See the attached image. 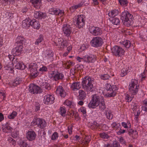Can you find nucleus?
I'll return each instance as SVG.
<instances>
[{
	"mask_svg": "<svg viewBox=\"0 0 147 147\" xmlns=\"http://www.w3.org/2000/svg\"><path fill=\"white\" fill-rule=\"evenodd\" d=\"M5 14L7 19H11L13 17V14L9 12H6Z\"/></svg>",
	"mask_w": 147,
	"mask_h": 147,
	"instance_id": "680f3d73",
	"label": "nucleus"
},
{
	"mask_svg": "<svg viewBox=\"0 0 147 147\" xmlns=\"http://www.w3.org/2000/svg\"><path fill=\"white\" fill-rule=\"evenodd\" d=\"M62 29L64 35L67 36H69L72 31V28L68 24H63Z\"/></svg>",
	"mask_w": 147,
	"mask_h": 147,
	"instance_id": "2eb2a0df",
	"label": "nucleus"
},
{
	"mask_svg": "<svg viewBox=\"0 0 147 147\" xmlns=\"http://www.w3.org/2000/svg\"><path fill=\"white\" fill-rule=\"evenodd\" d=\"M84 16L81 15L75 16L73 18L74 22L76 25L79 28H82L84 25Z\"/></svg>",
	"mask_w": 147,
	"mask_h": 147,
	"instance_id": "423d86ee",
	"label": "nucleus"
},
{
	"mask_svg": "<svg viewBox=\"0 0 147 147\" xmlns=\"http://www.w3.org/2000/svg\"><path fill=\"white\" fill-rule=\"evenodd\" d=\"M36 137L35 132L32 130L28 131L26 134V137L29 141L34 140Z\"/></svg>",
	"mask_w": 147,
	"mask_h": 147,
	"instance_id": "412c9836",
	"label": "nucleus"
},
{
	"mask_svg": "<svg viewBox=\"0 0 147 147\" xmlns=\"http://www.w3.org/2000/svg\"><path fill=\"white\" fill-rule=\"evenodd\" d=\"M16 0H3V3L5 4H13L15 3Z\"/></svg>",
	"mask_w": 147,
	"mask_h": 147,
	"instance_id": "bf43d9fd",
	"label": "nucleus"
},
{
	"mask_svg": "<svg viewBox=\"0 0 147 147\" xmlns=\"http://www.w3.org/2000/svg\"><path fill=\"white\" fill-rule=\"evenodd\" d=\"M118 88L115 86H113V88L112 89V91H110L109 92L106 93L105 94V96L107 97H114L116 95V90H117Z\"/></svg>",
	"mask_w": 147,
	"mask_h": 147,
	"instance_id": "393cba45",
	"label": "nucleus"
},
{
	"mask_svg": "<svg viewBox=\"0 0 147 147\" xmlns=\"http://www.w3.org/2000/svg\"><path fill=\"white\" fill-rule=\"evenodd\" d=\"M31 20L29 18H26L22 21V26L24 28L29 27L31 25Z\"/></svg>",
	"mask_w": 147,
	"mask_h": 147,
	"instance_id": "c85d7f7f",
	"label": "nucleus"
},
{
	"mask_svg": "<svg viewBox=\"0 0 147 147\" xmlns=\"http://www.w3.org/2000/svg\"><path fill=\"white\" fill-rule=\"evenodd\" d=\"M55 45L61 48H63L67 45V42L61 38L56 37L53 40Z\"/></svg>",
	"mask_w": 147,
	"mask_h": 147,
	"instance_id": "6e6552de",
	"label": "nucleus"
},
{
	"mask_svg": "<svg viewBox=\"0 0 147 147\" xmlns=\"http://www.w3.org/2000/svg\"><path fill=\"white\" fill-rule=\"evenodd\" d=\"M107 118L109 119H112L113 117L111 112L109 110L106 111L105 112Z\"/></svg>",
	"mask_w": 147,
	"mask_h": 147,
	"instance_id": "37998d69",
	"label": "nucleus"
},
{
	"mask_svg": "<svg viewBox=\"0 0 147 147\" xmlns=\"http://www.w3.org/2000/svg\"><path fill=\"white\" fill-rule=\"evenodd\" d=\"M76 59L77 61H78L79 62H80L82 61L84 62L85 57V56L83 57H81L79 56H78L76 57Z\"/></svg>",
	"mask_w": 147,
	"mask_h": 147,
	"instance_id": "69168bd1",
	"label": "nucleus"
},
{
	"mask_svg": "<svg viewBox=\"0 0 147 147\" xmlns=\"http://www.w3.org/2000/svg\"><path fill=\"white\" fill-rule=\"evenodd\" d=\"M46 16V13L37 11H35L34 12V17L37 19H42V18H45Z\"/></svg>",
	"mask_w": 147,
	"mask_h": 147,
	"instance_id": "b1692460",
	"label": "nucleus"
},
{
	"mask_svg": "<svg viewBox=\"0 0 147 147\" xmlns=\"http://www.w3.org/2000/svg\"><path fill=\"white\" fill-rule=\"evenodd\" d=\"M110 20L113 25H118L120 24V20L116 17L110 18Z\"/></svg>",
	"mask_w": 147,
	"mask_h": 147,
	"instance_id": "473e14b6",
	"label": "nucleus"
},
{
	"mask_svg": "<svg viewBox=\"0 0 147 147\" xmlns=\"http://www.w3.org/2000/svg\"><path fill=\"white\" fill-rule=\"evenodd\" d=\"M70 88L73 91H76L79 90L81 87L79 82H74L72 84H70Z\"/></svg>",
	"mask_w": 147,
	"mask_h": 147,
	"instance_id": "4be33fe9",
	"label": "nucleus"
},
{
	"mask_svg": "<svg viewBox=\"0 0 147 147\" xmlns=\"http://www.w3.org/2000/svg\"><path fill=\"white\" fill-rule=\"evenodd\" d=\"M56 93L58 95H60L62 97H64L66 95L65 91L63 88L60 86L57 87L56 90Z\"/></svg>",
	"mask_w": 147,
	"mask_h": 147,
	"instance_id": "5701e85b",
	"label": "nucleus"
},
{
	"mask_svg": "<svg viewBox=\"0 0 147 147\" xmlns=\"http://www.w3.org/2000/svg\"><path fill=\"white\" fill-rule=\"evenodd\" d=\"M84 62L88 63L94 62L96 59V56L92 54H87L85 55Z\"/></svg>",
	"mask_w": 147,
	"mask_h": 147,
	"instance_id": "dca6fc26",
	"label": "nucleus"
},
{
	"mask_svg": "<svg viewBox=\"0 0 147 147\" xmlns=\"http://www.w3.org/2000/svg\"><path fill=\"white\" fill-rule=\"evenodd\" d=\"M16 42L18 45H22L25 41V38L22 36H18L16 39Z\"/></svg>",
	"mask_w": 147,
	"mask_h": 147,
	"instance_id": "c756f323",
	"label": "nucleus"
},
{
	"mask_svg": "<svg viewBox=\"0 0 147 147\" xmlns=\"http://www.w3.org/2000/svg\"><path fill=\"white\" fill-rule=\"evenodd\" d=\"M91 140V137L89 136H86L83 140L82 142L84 144H88Z\"/></svg>",
	"mask_w": 147,
	"mask_h": 147,
	"instance_id": "a18cd8bd",
	"label": "nucleus"
},
{
	"mask_svg": "<svg viewBox=\"0 0 147 147\" xmlns=\"http://www.w3.org/2000/svg\"><path fill=\"white\" fill-rule=\"evenodd\" d=\"M17 62V58H13L12 60V61L7 62L5 63L4 66V68L6 70L9 71V72L10 73L13 72L14 71V64L15 62Z\"/></svg>",
	"mask_w": 147,
	"mask_h": 147,
	"instance_id": "9b49d317",
	"label": "nucleus"
},
{
	"mask_svg": "<svg viewBox=\"0 0 147 147\" xmlns=\"http://www.w3.org/2000/svg\"><path fill=\"white\" fill-rule=\"evenodd\" d=\"M121 18L124 25L127 26H129L131 25L133 19V16L127 11L125 10L122 12Z\"/></svg>",
	"mask_w": 147,
	"mask_h": 147,
	"instance_id": "7ed1b4c3",
	"label": "nucleus"
},
{
	"mask_svg": "<svg viewBox=\"0 0 147 147\" xmlns=\"http://www.w3.org/2000/svg\"><path fill=\"white\" fill-rule=\"evenodd\" d=\"M49 13L51 14L58 15L59 16H63L64 15V11L58 8H51L50 9L49 11Z\"/></svg>",
	"mask_w": 147,
	"mask_h": 147,
	"instance_id": "a211bd4d",
	"label": "nucleus"
},
{
	"mask_svg": "<svg viewBox=\"0 0 147 147\" xmlns=\"http://www.w3.org/2000/svg\"><path fill=\"white\" fill-rule=\"evenodd\" d=\"M47 70V68L46 67L42 65V66L40 67L39 69V71L44 72L45 71H46Z\"/></svg>",
	"mask_w": 147,
	"mask_h": 147,
	"instance_id": "e2e57ef3",
	"label": "nucleus"
},
{
	"mask_svg": "<svg viewBox=\"0 0 147 147\" xmlns=\"http://www.w3.org/2000/svg\"><path fill=\"white\" fill-rule=\"evenodd\" d=\"M100 137L104 139H108L109 138V136L107 134L105 133H102L100 134Z\"/></svg>",
	"mask_w": 147,
	"mask_h": 147,
	"instance_id": "052dcab7",
	"label": "nucleus"
},
{
	"mask_svg": "<svg viewBox=\"0 0 147 147\" xmlns=\"http://www.w3.org/2000/svg\"><path fill=\"white\" fill-rule=\"evenodd\" d=\"M55 98L52 94H47L44 97L43 102L46 105L51 104L54 102Z\"/></svg>",
	"mask_w": 147,
	"mask_h": 147,
	"instance_id": "4468645a",
	"label": "nucleus"
},
{
	"mask_svg": "<svg viewBox=\"0 0 147 147\" xmlns=\"http://www.w3.org/2000/svg\"><path fill=\"white\" fill-rule=\"evenodd\" d=\"M24 81V79L22 78L17 77L10 83V85L12 86L15 87L20 84Z\"/></svg>",
	"mask_w": 147,
	"mask_h": 147,
	"instance_id": "aec40b11",
	"label": "nucleus"
},
{
	"mask_svg": "<svg viewBox=\"0 0 147 147\" xmlns=\"http://www.w3.org/2000/svg\"><path fill=\"white\" fill-rule=\"evenodd\" d=\"M63 104L69 108H74L76 106V104L73 102L68 99L66 100L63 102Z\"/></svg>",
	"mask_w": 147,
	"mask_h": 147,
	"instance_id": "bb28decb",
	"label": "nucleus"
},
{
	"mask_svg": "<svg viewBox=\"0 0 147 147\" xmlns=\"http://www.w3.org/2000/svg\"><path fill=\"white\" fill-rule=\"evenodd\" d=\"M78 111L82 113L83 114H85L86 113V108L84 107H81L78 109Z\"/></svg>",
	"mask_w": 147,
	"mask_h": 147,
	"instance_id": "4d7b16f0",
	"label": "nucleus"
},
{
	"mask_svg": "<svg viewBox=\"0 0 147 147\" xmlns=\"http://www.w3.org/2000/svg\"><path fill=\"white\" fill-rule=\"evenodd\" d=\"M23 45H18L13 48L12 50L11 53L13 56H18L20 55L23 50Z\"/></svg>",
	"mask_w": 147,
	"mask_h": 147,
	"instance_id": "f3484780",
	"label": "nucleus"
},
{
	"mask_svg": "<svg viewBox=\"0 0 147 147\" xmlns=\"http://www.w3.org/2000/svg\"><path fill=\"white\" fill-rule=\"evenodd\" d=\"M17 114V113L16 111H13L8 116V118L10 119H13L16 117Z\"/></svg>",
	"mask_w": 147,
	"mask_h": 147,
	"instance_id": "79ce46f5",
	"label": "nucleus"
},
{
	"mask_svg": "<svg viewBox=\"0 0 147 147\" xmlns=\"http://www.w3.org/2000/svg\"><path fill=\"white\" fill-rule=\"evenodd\" d=\"M140 106L138 105L137 103H133L131 105V109L133 111H136L137 112L140 111Z\"/></svg>",
	"mask_w": 147,
	"mask_h": 147,
	"instance_id": "4c0bfd02",
	"label": "nucleus"
},
{
	"mask_svg": "<svg viewBox=\"0 0 147 147\" xmlns=\"http://www.w3.org/2000/svg\"><path fill=\"white\" fill-rule=\"evenodd\" d=\"M42 85L43 88H45L48 90H49L51 89L50 84L45 81L42 83Z\"/></svg>",
	"mask_w": 147,
	"mask_h": 147,
	"instance_id": "ea45409f",
	"label": "nucleus"
},
{
	"mask_svg": "<svg viewBox=\"0 0 147 147\" xmlns=\"http://www.w3.org/2000/svg\"><path fill=\"white\" fill-rule=\"evenodd\" d=\"M59 113L63 117H65L66 116V109L64 106L61 107L59 111Z\"/></svg>",
	"mask_w": 147,
	"mask_h": 147,
	"instance_id": "7c9ffc66",
	"label": "nucleus"
},
{
	"mask_svg": "<svg viewBox=\"0 0 147 147\" xmlns=\"http://www.w3.org/2000/svg\"><path fill=\"white\" fill-rule=\"evenodd\" d=\"M31 124L33 126L36 125L41 128L43 129L47 126V123L43 119L40 118H37L34 117L31 122Z\"/></svg>",
	"mask_w": 147,
	"mask_h": 147,
	"instance_id": "39448f33",
	"label": "nucleus"
},
{
	"mask_svg": "<svg viewBox=\"0 0 147 147\" xmlns=\"http://www.w3.org/2000/svg\"><path fill=\"white\" fill-rule=\"evenodd\" d=\"M44 38L42 35H40L39 37L36 40L35 42V44L36 45H38L43 40Z\"/></svg>",
	"mask_w": 147,
	"mask_h": 147,
	"instance_id": "8fccbe9b",
	"label": "nucleus"
},
{
	"mask_svg": "<svg viewBox=\"0 0 147 147\" xmlns=\"http://www.w3.org/2000/svg\"><path fill=\"white\" fill-rule=\"evenodd\" d=\"M19 144L20 147H27V143L22 140H20L19 142Z\"/></svg>",
	"mask_w": 147,
	"mask_h": 147,
	"instance_id": "864d4df0",
	"label": "nucleus"
},
{
	"mask_svg": "<svg viewBox=\"0 0 147 147\" xmlns=\"http://www.w3.org/2000/svg\"><path fill=\"white\" fill-rule=\"evenodd\" d=\"M83 5V3H80L77 5H74L70 8L71 9H72L74 10L76 9L81 7Z\"/></svg>",
	"mask_w": 147,
	"mask_h": 147,
	"instance_id": "6e6d98bb",
	"label": "nucleus"
},
{
	"mask_svg": "<svg viewBox=\"0 0 147 147\" xmlns=\"http://www.w3.org/2000/svg\"><path fill=\"white\" fill-rule=\"evenodd\" d=\"M90 43L92 46L94 47H98L102 45L103 42L102 39L100 37L96 36L92 38Z\"/></svg>",
	"mask_w": 147,
	"mask_h": 147,
	"instance_id": "0eeeda50",
	"label": "nucleus"
},
{
	"mask_svg": "<svg viewBox=\"0 0 147 147\" xmlns=\"http://www.w3.org/2000/svg\"><path fill=\"white\" fill-rule=\"evenodd\" d=\"M100 78L103 80H107L110 78V76L107 74H102L100 75Z\"/></svg>",
	"mask_w": 147,
	"mask_h": 147,
	"instance_id": "3c124183",
	"label": "nucleus"
},
{
	"mask_svg": "<svg viewBox=\"0 0 147 147\" xmlns=\"http://www.w3.org/2000/svg\"><path fill=\"white\" fill-rule=\"evenodd\" d=\"M146 71L145 70L144 71L143 73L141 74L140 75V79L141 80L143 81L145 80V78L146 77Z\"/></svg>",
	"mask_w": 147,
	"mask_h": 147,
	"instance_id": "603ef678",
	"label": "nucleus"
},
{
	"mask_svg": "<svg viewBox=\"0 0 147 147\" xmlns=\"http://www.w3.org/2000/svg\"><path fill=\"white\" fill-rule=\"evenodd\" d=\"M92 99L88 105L89 108L95 109L98 106L99 109L102 111L105 109L106 107L103 97L96 94H93L92 96Z\"/></svg>",
	"mask_w": 147,
	"mask_h": 147,
	"instance_id": "f257e3e1",
	"label": "nucleus"
},
{
	"mask_svg": "<svg viewBox=\"0 0 147 147\" xmlns=\"http://www.w3.org/2000/svg\"><path fill=\"white\" fill-rule=\"evenodd\" d=\"M29 91L32 94H36L42 92V90L39 86L33 84L30 85L29 88Z\"/></svg>",
	"mask_w": 147,
	"mask_h": 147,
	"instance_id": "f8f14e48",
	"label": "nucleus"
},
{
	"mask_svg": "<svg viewBox=\"0 0 147 147\" xmlns=\"http://www.w3.org/2000/svg\"><path fill=\"white\" fill-rule=\"evenodd\" d=\"M10 145H13V146L16 145V141L11 137H9L7 139Z\"/></svg>",
	"mask_w": 147,
	"mask_h": 147,
	"instance_id": "5fc2aeb1",
	"label": "nucleus"
},
{
	"mask_svg": "<svg viewBox=\"0 0 147 147\" xmlns=\"http://www.w3.org/2000/svg\"><path fill=\"white\" fill-rule=\"evenodd\" d=\"M15 63H16V65H15L16 69L21 70H23L24 69V65L23 64H22V63L19 62H18L16 63L15 62Z\"/></svg>",
	"mask_w": 147,
	"mask_h": 147,
	"instance_id": "58836bf2",
	"label": "nucleus"
},
{
	"mask_svg": "<svg viewBox=\"0 0 147 147\" xmlns=\"http://www.w3.org/2000/svg\"><path fill=\"white\" fill-rule=\"evenodd\" d=\"M51 75L55 81L63 80L64 79V75L61 73L53 71L51 73Z\"/></svg>",
	"mask_w": 147,
	"mask_h": 147,
	"instance_id": "6ab92c4d",
	"label": "nucleus"
},
{
	"mask_svg": "<svg viewBox=\"0 0 147 147\" xmlns=\"http://www.w3.org/2000/svg\"><path fill=\"white\" fill-rule=\"evenodd\" d=\"M111 126L112 128H115L117 130H118L121 127V125L120 124L113 122L111 124Z\"/></svg>",
	"mask_w": 147,
	"mask_h": 147,
	"instance_id": "49530a36",
	"label": "nucleus"
},
{
	"mask_svg": "<svg viewBox=\"0 0 147 147\" xmlns=\"http://www.w3.org/2000/svg\"><path fill=\"white\" fill-rule=\"evenodd\" d=\"M30 26H32L34 29H39L40 28V24L38 21L35 19L31 20Z\"/></svg>",
	"mask_w": 147,
	"mask_h": 147,
	"instance_id": "cd10ccee",
	"label": "nucleus"
},
{
	"mask_svg": "<svg viewBox=\"0 0 147 147\" xmlns=\"http://www.w3.org/2000/svg\"><path fill=\"white\" fill-rule=\"evenodd\" d=\"M29 69H30V74L33 78H35L38 75V73L36 67V64L31 63L29 65Z\"/></svg>",
	"mask_w": 147,
	"mask_h": 147,
	"instance_id": "ddd939ff",
	"label": "nucleus"
},
{
	"mask_svg": "<svg viewBox=\"0 0 147 147\" xmlns=\"http://www.w3.org/2000/svg\"><path fill=\"white\" fill-rule=\"evenodd\" d=\"M112 52L116 56L121 57L125 54L124 50L120 47L115 46L111 49Z\"/></svg>",
	"mask_w": 147,
	"mask_h": 147,
	"instance_id": "1a4fd4ad",
	"label": "nucleus"
},
{
	"mask_svg": "<svg viewBox=\"0 0 147 147\" xmlns=\"http://www.w3.org/2000/svg\"><path fill=\"white\" fill-rule=\"evenodd\" d=\"M134 95L130 93L129 94L126 93L125 95V99L127 102H130L132 100V98L134 97Z\"/></svg>",
	"mask_w": 147,
	"mask_h": 147,
	"instance_id": "e433bc0d",
	"label": "nucleus"
},
{
	"mask_svg": "<svg viewBox=\"0 0 147 147\" xmlns=\"http://www.w3.org/2000/svg\"><path fill=\"white\" fill-rule=\"evenodd\" d=\"M19 134L18 131H15L12 133L11 136L14 138H16L18 136Z\"/></svg>",
	"mask_w": 147,
	"mask_h": 147,
	"instance_id": "338daca9",
	"label": "nucleus"
},
{
	"mask_svg": "<svg viewBox=\"0 0 147 147\" xmlns=\"http://www.w3.org/2000/svg\"><path fill=\"white\" fill-rule=\"evenodd\" d=\"M58 137V134L57 132H55L53 134L51 137V139L53 140H56Z\"/></svg>",
	"mask_w": 147,
	"mask_h": 147,
	"instance_id": "13d9d810",
	"label": "nucleus"
},
{
	"mask_svg": "<svg viewBox=\"0 0 147 147\" xmlns=\"http://www.w3.org/2000/svg\"><path fill=\"white\" fill-rule=\"evenodd\" d=\"M119 11L118 10L114 9L111 10L108 13V15L110 18H114L117 16L119 13Z\"/></svg>",
	"mask_w": 147,
	"mask_h": 147,
	"instance_id": "2f4dec72",
	"label": "nucleus"
},
{
	"mask_svg": "<svg viewBox=\"0 0 147 147\" xmlns=\"http://www.w3.org/2000/svg\"><path fill=\"white\" fill-rule=\"evenodd\" d=\"M88 29L89 32L93 35H100L102 33V30L99 27L90 26Z\"/></svg>",
	"mask_w": 147,
	"mask_h": 147,
	"instance_id": "9d476101",
	"label": "nucleus"
},
{
	"mask_svg": "<svg viewBox=\"0 0 147 147\" xmlns=\"http://www.w3.org/2000/svg\"><path fill=\"white\" fill-rule=\"evenodd\" d=\"M143 105L142 107V110L147 112V98L145 99L143 101Z\"/></svg>",
	"mask_w": 147,
	"mask_h": 147,
	"instance_id": "c03bdc74",
	"label": "nucleus"
},
{
	"mask_svg": "<svg viewBox=\"0 0 147 147\" xmlns=\"http://www.w3.org/2000/svg\"><path fill=\"white\" fill-rule=\"evenodd\" d=\"M139 86L138 81L136 80H132L129 85V92L133 95L136 94L138 90Z\"/></svg>",
	"mask_w": 147,
	"mask_h": 147,
	"instance_id": "20e7f679",
	"label": "nucleus"
},
{
	"mask_svg": "<svg viewBox=\"0 0 147 147\" xmlns=\"http://www.w3.org/2000/svg\"><path fill=\"white\" fill-rule=\"evenodd\" d=\"M53 56V52L51 51H49L47 53L45 58L48 60L51 61L52 59Z\"/></svg>",
	"mask_w": 147,
	"mask_h": 147,
	"instance_id": "72a5a7b5",
	"label": "nucleus"
},
{
	"mask_svg": "<svg viewBox=\"0 0 147 147\" xmlns=\"http://www.w3.org/2000/svg\"><path fill=\"white\" fill-rule=\"evenodd\" d=\"M130 69L129 67L127 66H125L121 70L120 75L121 77H124L127 75L129 72H130Z\"/></svg>",
	"mask_w": 147,
	"mask_h": 147,
	"instance_id": "a878e982",
	"label": "nucleus"
},
{
	"mask_svg": "<svg viewBox=\"0 0 147 147\" xmlns=\"http://www.w3.org/2000/svg\"><path fill=\"white\" fill-rule=\"evenodd\" d=\"M13 128L11 127L9 124H6L3 129V131L4 132L7 133L10 132L12 130Z\"/></svg>",
	"mask_w": 147,
	"mask_h": 147,
	"instance_id": "c9c22d12",
	"label": "nucleus"
},
{
	"mask_svg": "<svg viewBox=\"0 0 147 147\" xmlns=\"http://www.w3.org/2000/svg\"><path fill=\"white\" fill-rule=\"evenodd\" d=\"M118 141L120 142V143L124 145L126 144V142L125 141L123 137H120L118 138Z\"/></svg>",
	"mask_w": 147,
	"mask_h": 147,
	"instance_id": "0e129e2a",
	"label": "nucleus"
},
{
	"mask_svg": "<svg viewBox=\"0 0 147 147\" xmlns=\"http://www.w3.org/2000/svg\"><path fill=\"white\" fill-rule=\"evenodd\" d=\"M83 88L88 92L94 91V88L92 84V80L90 77H85L82 82Z\"/></svg>",
	"mask_w": 147,
	"mask_h": 147,
	"instance_id": "f03ea898",
	"label": "nucleus"
},
{
	"mask_svg": "<svg viewBox=\"0 0 147 147\" xmlns=\"http://www.w3.org/2000/svg\"><path fill=\"white\" fill-rule=\"evenodd\" d=\"M120 44L126 48H129L130 46V42L129 40H124L120 42Z\"/></svg>",
	"mask_w": 147,
	"mask_h": 147,
	"instance_id": "f704fd0d",
	"label": "nucleus"
},
{
	"mask_svg": "<svg viewBox=\"0 0 147 147\" xmlns=\"http://www.w3.org/2000/svg\"><path fill=\"white\" fill-rule=\"evenodd\" d=\"M30 1L35 8H37L40 3V0H30Z\"/></svg>",
	"mask_w": 147,
	"mask_h": 147,
	"instance_id": "de8ad7c7",
	"label": "nucleus"
},
{
	"mask_svg": "<svg viewBox=\"0 0 147 147\" xmlns=\"http://www.w3.org/2000/svg\"><path fill=\"white\" fill-rule=\"evenodd\" d=\"M79 96L81 99H85L86 94L85 92L82 90H80L79 91Z\"/></svg>",
	"mask_w": 147,
	"mask_h": 147,
	"instance_id": "a19ab883",
	"label": "nucleus"
},
{
	"mask_svg": "<svg viewBox=\"0 0 147 147\" xmlns=\"http://www.w3.org/2000/svg\"><path fill=\"white\" fill-rule=\"evenodd\" d=\"M89 46L87 44H83L80 47L82 51H84Z\"/></svg>",
	"mask_w": 147,
	"mask_h": 147,
	"instance_id": "774afa93",
	"label": "nucleus"
},
{
	"mask_svg": "<svg viewBox=\"0 0 147 147\" xmlns=\"http://www.w3.org/2000/svg\"><path fill=\"white\" fill-rule=\"evenodd\" d=\"M118 1L120 5L123 6H127L128 3V1L127 0H118Z\"/></svg>",
	"mask_w": 147,
	"mask_h": 147,
	"instance_id": "09e8293b",
	"label": "nucleus"
}]
</instances>
